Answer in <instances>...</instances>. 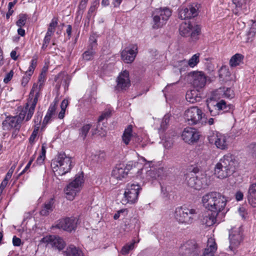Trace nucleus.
I'll list each match as a JSON object with an SVG mask.
<instances>
[{
  "label": "nucleus",
  "instance_id": "nucleus-46",
  "mask_svg": "<svg viewBox=\"0 0 256 256\" xmlns=\"http://www.w3.org/2000/svg\"><path fill=\"white\" fill-rule=\"evenodd\" d=\"M26 19L27 18L26 14H22L19 15V18L16 23V25L19 28H22V26L25 25Z\"/></svg>",
  "mask_w": 256,
  "mask_h": 256
},
{
  "label": "nucleus",
  "instance_id": "nucleus-15",
  "mask_svg": "<svg viewBox=\"0 0 256 256\" xmlns=\"http://www.w3.org/2000/svg\"><path fill=\"white\" fill-rule=\"evenodd\" d=\"M47 68H44L38 76V83H34L30 94V98H38L40 95V91L42 89L46 80V72Z\"/></svg>",
  "mask_w": 256,
  "mask_h": 256
},
{
  "label": "nucleus",
  "instance_id": "nucleus-16",
  "mask_svg": "<svg viewBox=\"0 0 256 256\" xmlns=\"http://www.w3.org/2000/svg\"><path fill=\"white\" fill-rule=\"evenodd\" d=\"M230 249L234 250L238 246L242 240V230L240 227L232 228L230 232Z\"/></svg>",
  "mask_w": 256,
  "mask_h": 256
},
{
  "label": "nucleus",
  "instance_id": "nucleus-52",
  "mask_svg": "<svg viewBox=\"0 0 256 256\" xmlns=\"http://www.w3.org/2000/svg\"><path fill=\"white\" fill-rule=\"evenodd\" d=\"M233 3L237 8H242V5L246 3V0H232Z\"/></svg>",
  "mask_w": 256,
  "mask_h": 256
},
{
  "label": "nucleus",
  "instance_id": "nucleus-53",
  "mask_svg": "<svg viewBox=\"0 0 256 256\" xmlns=\"http://www.w3.org/2000/svg\"><path fill=\"white\" fill-rule=\"evenodd\" d=\"M224 94L228 98H231L234 97V94L233 91L230 89L228 88L224 92Z\"/></svg>",
  "mask_w": 256,
  "mask_h": 256
},
{
  "label": "nucleus",
  "instance_id": "nucleus-2",
  "mask_svg": "<svg viewBox=\"0 0 256 256\" xmlns=\"http://www.w3.org/2000/svg\"><path fill=\"white\" fill-rule=\"evenodd\" d=\"M237 164L234 156L229 154L224 155L216 164L214 174L220 179L226 178L234 172Z\"/></svg>",
  "mask_w": 256,
  "mask_h": 256
},
{
  "label": "nucleus",
  "instance_id": "nucleus-33",
  "mask_svg": "<svg viewBox=\"0 0 256 256\" xmlns=\"http://www.w3.org/2000/svg\"><path fill=\"white\" fill-rule=\"evenodd\" d=\"M200 56V54L199 53H197L193 55L188 61L186 60H180L181 65H184V66L188 65L190 67L194 68L199 62Z\"/></svg>",
  "mask_w": 256,
  "mask_h": 256
},
{
  "label": "nucleus",
  "instance_id": "nucleus-37",
  "mask_svg": "<svg viewBox=\"0 0 256 256\" xmlns=\"http://www.w3.org/2000/svg\"><path fill=\"white\" fill-rule=\"evenodd\" d=\"M40 122V119H39L38 118L37 119L34 120V122L37 123L36 125L34 126V130L29 138V142L31 144H32L34 143L36 138L37 136L38 132L39 130V124Z\"/></svg>",
  "mask_w": 256,
  "mask_h": 256
},
{
  "label": "nucleus",
  "instance_id": "nucleus-21",
  "mask_svg": "<svg viewBox=\"0 0 256 256\" xmlns=\"http://www.w3.org/2000/svg\"><path fill=\"white\" fill-rule=\"evenodd\" d=\"M198 6L196 4H192L186 8H182L179 11V18L182 20L190 19L196 16L198 13Z\"/></svg>",
  "mask_w": 256,
  "mask_h": 256
},
{
  "label": "nucleus",
  "instance_id": "nucleus-20",
  "mask_svg": "<svg viewBox=\"0 0 256 256\" xmlns=\"http://www.w3.org/2000/svg\"><path fill=\"white\" fill-rule=\"evenodd\" d=\"M116 83L115 90L120 92L128 88L130 84L128 72L125 70L121 72L117 78Z\"/></svg>",
  "mask_w": 256,
  "mask_h": 256
},
{
  "label": "nucleus",
  "instance_id": "nucleus-19",
  "mask_svg": "<svg viewBox=\"0 0 256 256\" xmlns=\"http://www.w3.org/2000/svg\"><path fill=\"white\" fill-rule=\"evenodd\" d=\"M78 220L75 218H66L60 220L56 227L67 232H70L76 227Z\"/></svg>",
  "mask_w": 256,
  "mask_h": 256
},
{
  "label": "nucleus",
  "instance_id": "nucleus-17",
  "mask_svg": "<svg viewBox=\"0 0 256 256\" xmlns=\"http://www.w3.org/2000/svg\"><path fill=\"white\" fill-rule=\"evenodd\" d=\"M181 136L184 142L188 144H193L199 140L200 134L196 128L186 127L183 130Z\"/></svg>",
  "mask_w": 256,
  "mask_h": 256
},
{
  "label": "nucleus",
  "instance_id": "nucleus-22",
  "mask_svg": "<svg viewBox=\"0 0 256 256\" xmlns=\"http://www.w3.org/2000/svg\"><path fill=\"white\" fill-rule=\"evenodd\" d=\"M137 46L133 45L131 48H126L122 52L121 56L126 63H132L134 60L137 54Z\"/></svg>",
  "mask_w": 256,
  "mask_h": 256
},
{
  "label": "nucleus",
  "instance_id": "nucleus-14",
  "mask_svg": "<svg viewBox=\"0 0 256 256\" xmlns=\"http://www.w3.org/2000/svg\"><path fill=\"white\" fill-rule=\"evenodd\" d=\"M200 247L194 240H189L180 246L178 250L180 256H192L197 254Z\"/></svg>",
  "mask_w": 256,
  "mask_h": 256
},
{
  "label": "nucleus",
  "instance_id": "nucleus-59",
  "mask_svg": "<svg viewBox=\"0 0 256 256\" xmlns=\"http://www.w3.org/2000/svg\"><path fill=\"white\" fill-rule=\"evenodd\" d=\"M126 212V209H122L117 212L116 214H114V220L118 219L120 215V212Z\"/></svg>",
  "mask_w": 256,
  "mask_h": 256
},
{
  "label": "nucleus",
  "instance_id": "nucleus-18",
  "mask_svg": "<svg viewBox=\"0 0 256 256\" xmlns=\"http://www.w3.org/2000/svg\"><path fill=\"white\" fill-rule=\"evenodd\" d=\"M41 241L58 250H63L66 245V242L62 238L54 235L44 237Z\"/></svg>",
  "mask_w": 256,
  "mask_h": 256
},
{
  "label": "nucleus",
  "instance_id": "nucleus-6",
  "mask_svg": "<svg viewBox=\"0 0 256 256\" xmlns=\"http://www.w3.org/2000/svg\"><path fill=\"white\" fill-rule=\"evenodd\" d=\"M83 182V173L76 174L74 179L66 186L64 190L66 198L70 200H73L76 194L80 190Z\"/></svg>",
  "mask_w": 256,
  "mask_h": 256
},
{
  "label": "nucleus",
  "instance_id": "nucleus-38",
  "mask_svg": "<svg viewBox=\"0 0 256 256\" xmlns=\"http://www.w3.org/2000/svg\"><path fill=\"white\" fill-rule=\"evenodd\" d=\"M97 48V39L94 34L91 35L89 39V44L88 46V50H90L96 51Z\"/></svg>",
  "mask_w": 256,
  "mask_h": 256
},
{
  "label": "nucleus",
  "instance_id": "nucleus-1",
  "mask_svg": "<svg viewBox=\"0 0 256 256\" xmlns=\"http://www.w3.org/2000/svg\"><path fill=\"white\" fill-rule=\"evenodd\" d=\"M202 202L206 208L218 214L225 208L227 200L220 193L212 192L204 194L202 197Z\"/></svg>",
  "mask_w": 256,
  "mask_h": 256
},
{
  "label": "nucleus",
  "instance_id": "nucleus-56",
  "mask_svg": "<svg viewBox=\"0 0 256 256\" xmlns=\"http://www.w3.org/2000/svg\"><path fill=\"white\" fill-rule=\"evenodd\" d=\"M177 66L179 68L180 72L181 73L182 72H184L186 70V68H188V65L186 66H184V65H181L180 60L178 62V64Z\"/></svg>",
  "mask_w": 256,
  "mask_h": 256
},
{
  "label": "nucleus",
  "instance_id": "nucleus-9",
  "mask_svg": "<svg viewBox=\"0 0 256 256\" xmlns=\"http://www.w3.org/2000/svg\"><path fill=\"white\" fill-rule=\"evenodd\" d=\"M208 140L210 144L214 145L216 148L221 150H226L228 148L226 136L217 131L210 132L208 136Z\"/></svg>",
  "mask_w": 256,
  "mask_h": 256
},
{
  "label": "nucleus",
  "instance_id": "nucleus-4",
  "mask_svg": "<svg viewBox=\"0 0 256 256\" xmlns=\"http://www.w3.org/2000/svg\"><path fill=\"white\" fill-rule=\"evenodd\" d=\"M197 214L196 210L185 206L178 207L174 211V218L180 224H192Z\"/></svg>",
  "mask_w": 256,
  "mask_h": 256
},
{
  "label": "nucleus",
  "instance_id": "nucleus-34",
  "mask_svg": "<svg viewBox=\"0 0 256 256\" xmlns=\"http://www.w3.org/2000/svg\"><path fill=\"white\" fill-rule=\"evenodd\" d=\"M192 26L190 22H182L180 26L179 31L180 35L184 36H190Z\"/></svg>",
  "mask_w": 256,
  "mask_h": 256
},
{
  "label": "nucleus",
  "instance_id": "nucleus-32",
  "mask_svg": "<svg viewBox=\"0 0 256 256\" xmlns=\"http://www.w3.org/2000/svg\"><path fill=\"white\" fill-rule=\"evenodd\" d=\"M128 175L124 168L116 167L112 171V176L118 180H122Z\"/></svg>",
  "mask_w": 256,
  "mask_h": 256
},
{
  "label": "nucleus",
  "instance_id": "nucleus-26",
  "mask_svg": "<svg viewBox=\"0 0 256 256\" xmlns=\"http://www.w3.org/2000/svg\"><path fill=\"white\" fill-rule=\"evenodd\" d=\"M36 65L37 59L36 58H33L31 60L28 70L26 72L24 76L22 77L21 80V85L23 87H25L28 84Z\"/></svg>",
  "mask_w": 256,
  "mask_h": 256
},
{
  "label": "nucleus",
  "instance_id": "nucleus-47",
  "mask_svg": "<svg viewBox=\"0 0 256 256\" xmlns=\"http://www.w3.org/2000/svg\"><path fill=\"white\" fill-rule=\"evenodd\" d=\"M170 122V117L168 116H164L160 124V130H164L166 129Z\"/></svg>",
  "mask_w": 256,
  "mask_h": 256
},
{
  "label": "nucleus",
  "instance_id": "nucleus-45",
  "mask_svg": "<svg viewBox=\"0 0 256 256\" xmlns=\"http://www.w3.org/2000/svg\"><path fill=\"white\" fill-rule=\"evenodd\" d=\"M142 142L141 138L138 136H134L132 138V142L130 143V145L134 148H138L140 143Z\"/></svg>",
  "mask_w": 256,
  "mask_h": 256
},
{
  "label": "nucleus",
  "instance_id": "nucleus-35",
  "mask_svg": "<svg viewBox=\"0 0 256 256\" xmlns=\"http://www.w3.org/2000/svg\"><path fill=\"white\" fill-rule=\"evenodd\" d=\"M64 254L66 256H84L82 251L73 245L68 247Z\"/></svg>",
  "mask_w": 256,
  "mask_h": 256
},
{
  "label": "nucleus",
  "instance_id": "nucleus-7",
  "mask_svg": "<svg viewBox=\"0 0 256 256\" xmlns=\"http://www.w3.org/2000/svg\"><path fill=\"white\" fill-rule=\"evenodd\" d=\"M204 116L200 108L198 106H191L185 110L184 118L188 124L195 125L200 122Z\"/></svg>",
  "mask_w": 256,
  "mask_h": 256
},
{
  "label": "nucleus",
  "instance_id": "nucleus-31",
  "mask_svg": "<svg viewBox=\"0 0 256 256\" xmlns=\"http://www.w3.org/2000/svg\"><path fill=\"white\" fill-rule=\"evenodd\" d=\"M54 199L52 198L46 201L42 207L40 214L42 216H47L51 212L54 208Z\"/></svg>",
  "mask_w": 256,
  "mask_h": 256
},
{
  "label": "nucleus",
  "instance_id": "nucleus-57",
  "mask_svg": "<svg viewBox=\"0 0 256 256\" xmlns=\"http://www.w3.org/2000/svg\"><path fill=\"white\" fill-rule=\"evenodd\" d=\"M97 4H98L95 2L91 6L88 12V14H92L95 12L96 9Z\"/></svg>",
  "mask_w": 256,
  "mask_h": 256
},
{
  "label": "nucleus",
  "instance_id": "nucleus-41",
  "mask_svg": "<svg viewBox=\"0 0 256 256\" xmlns=\"http://www.w3.org/2000/svg\"><path fill=\"white\" fill-rule=\"evenodd\" d=\"M58 25L57 19L54 18L49 24L46 35L52 36L55 31V28Z\"/></svg>",
  "mask_w": 256,
  "mask_h": 256
},
{
  "label": "nucleus",
  "instance_id": "nucleus-8",
  "mask_svg": "<svg viewBox=\"0 0 256 256\" xmlns=\"http://www.w3.org/2000/svg\"><path fill=\"white\" fill-rule=\"evenodd\" d=\"M29 99L24 107L18 108L20 113L18 116L20 121L29 120L34 114L38 100L36 98H29Z\"/></svg>",
  "mask_w": 256,
  "mask_h": 256
},
{
  "label": "nucleus",
  "instance_id": "nucleus-12",
  "mask_svg": "<svg viewBox=\"0 0 256 256\" xmlns=\"http://www.w3.org/2000/svg\"><path fill=\"white\" fill-rule=\"evenodd\" d=\"M186 180L188 186L196 190H200L208 185L207 178L204 174L198 176L194 174H189Z\"/></svg>",
  "mask_w": 256,
  "mask_h": 256
},
{
  "label": "nucleus",
  "instance_id": "nucleus-25",
  "mask_svg": "<svg viewBox=\"0 0 256 256\" xmlns=\"http://www.w3.org/2000/svg\"><path fill=\"white\" fill-rule=\"evenodd\" d=\"M22 122L19 120V117H8L2 122V128L4 130H10L16 128V130L20 128V124Z\"/></svg>",
  "mask_w": 256,
  "mask_h": 256
},
{
  "label": "nucleus",
  "instance_id": "nucleus-13",
  "mask_svg": "<svg viewBox=\"0 0 256 256\" xmlns=\"http://www.w3.org/2000/svg\"><path fill=\"white\" fill-rule=\"evenodd\" d=\"M188 78L194 88L199 90L206 86L207 76L202 72H192L188 74Z\"/></svg>",
  "mask_w": 256,
  "mask_h": 256
},
{
  "label": "nucleus",
  "instance_id": "nucleus-39",
  "mask_svg": "<svg viewBox=\"0 0 256 256\" xmlns=\"http://www.w3.org/2000/svg\"><path fill=\"white\" fill-rule=\"evenodd\" d=\"M136 242L135 240H132V242L130 244H127L124 246L121 250L122 254V255L128 254L130 250H132L134 248Z\"/></svg>",
  "mask_w": 256,
  "mask_h": 256
},
{
  "label": "nucleus",
  "instance_id": "nucleus-62",
  "mask_svg": "<svg viewBox=\"0 0 256 256\" xmlns=\"http://www.w3.org/2000/svg\"><path fill=\"white\" fill-rule=\"evenodd\" d=\"M46 146H44V144H43L42 146V156H40L37 159V160H38L40 158H43V160L44 159V158H45V156H46Z\"/></svg>",
  "mask_w": 256,
  "mask_h": 256
},
{
  "label": "nucleus",
  "instance_id": "nucleus-5",
  "mask_svg": "<svg viewBox=\"0 0 256 256\" xmlns=\"http://www.w3.org/2000/svg\"><path fill=\"white\" fill-rule=\"evenodd\" d=\"M172 15V10L168 7L160 8L154 9L152 12V28L158 29L166 24Z\"/></svg>",
  "mask_w": 256,
  "mask_h": 256
},
{
  "label": "nucleus",
  "instance_id": "nucleus-11",
  "mask_svg": "<svg viewBox=\"0 0 256 256\" xmlns=\"http://www.w3.org/2000/svg\"><path fill=\"white\" fill-rule=\"evenodd\" d=\"M141 190V186L138 184H128L124 194L125 199L124 200L130 204L136 202Z\"/></svg>",
  "mask_w": 256,
  "mask_h": 256
},
{
  "label": "nucleus",
  "instance_id": "nucleus-29",
  "mask_svg": "<svg viewBox=\"0 0 256 256\" xmlns=\"http://www.w3.org/2000/svg\"><path fill=\"white\" fill-rule=\"evenodd\" d=\"M56 108V102H53L50 106L46 114V115L43 124H48L55 116V112Z\"/></svg>",
  "mask_w": 256,
  "mask_h": 256
},
{
  "label": "nucleus",
  "instance_id": "nucleus-55",
  "mask_svg": "<svg viewBox=\"0 0 256 256\" xmlns=\"http://www.w3.org/2000/svg\"><path fill=\"white\" fill-rule=\"evenodd\" d=\"M244 194L240 191H238L235 194V198L237 201L242 200L243 199Z\"/></svg>",
  "mask_w": 256,
  "mask_h": 256
},
{
  "label": "nucleus",
  "instance_id": "nucleus-60",
  "mask_svg": "<svg viewBox=\"0 0 256 256\" xmlns=\"http://www.w3.org/2000/svg\"><path fill=\"white\" fill-rule=\"evenodd\" d=\"M250 146L252 149V156L256 158V143L250 144Z\"/></svg>",
  "mask_w": 256,
  "mask_h": 256
},
{
  "label": "nucleus",
  "instance_id": "nucleus-28",
  "mask_svg": "<svg viewBox=\"0 0 256 256\" xmlns=\"http://www.w3.org/2000/svg\"><path fill=\"white\" fill-rule=\"evenodd\" d=\"M247 197L248 203L256 208V182L250 186Z\"/></svg>",
  "mask_w": 256,
  "mask_h": 256
},
{
  "label": "nucleus",
  "instance_id": "nucleus-30",
  "mask_svg": "<svg viewBox=\"0 0 256 256\" xmlns=\"http://www.w3.org/2000/svg\"><path fill=\"white\" fill-rule=\"evenodd\" d=\"M132 126L129 125L124 130L122 136V141L126 145L130 144L134 135L132 134Z\"/></svg>",
  "mask_w": 256,
  "mask_h": 256
},
{
  "label": "nucleus",
  "instance_id": "nucleus-61",
  "mask_svg": "<svg viewBox=\"0 0 256 256\" xmlns=\"http://www.w3.org/2000/svg\"><path fill=\"white\" fill-rule=\"evenodd\" d=\"M31 164H32L31 162H28V164L25 167V168L22 170V172H20L18 176H20L22 175L23 174L27 172V171L29 170Z\"/></svg>",
  "mask_w": 256,
  "mask_h": 256
},
{
  "label": "nucleus",
  "instance_id": "nucleus-63",
  "mask_svg": "<svg viewBox=\"0 0 256 256\" xmlns=\"http://www.w3.org/2000/svg\"><path fill=\"white\" fill-rule=\"evenodd\" d=\"M7 180L6 179L2 181V182L1 183V184L0 186V195L2 192L3 190L4 189L6 185L7 184Z\"/></svg>",
  "mask_w": 256,
  "mask_h": 256
},
{
  "label": "nucleus",
  "instance_id": "nucleus-54",
  "mask_svg": "<svg viewBox=\"0 0 256 256\" xmlns=\"http://www.w3.org/2000/svg\"><path fill=\"white\" fill-rule=\"evenodd\" d=\"M12 243L14 246H20L21 244V240L16 236H14L12 238Z\"/></svg>",
  "mask_w": 256,
  "mask_h": 256
},
{
  "label": "nucleus",
  "instance_id": "nucleus-64",
  "mask_svg": "<svg viewBox=\"0 0 256 256\" xmlns=\"http://www.w3.org/2000/svg\"><path fill=\"white\" fill-rule=\"evenodd\" d=\"M245 211L246 210L243 207L240 208L238 209L239 214L242 218H245Z\"/></svg>",
  "mask_w": 256,
  "mask_h": 256
},
{
  "label": "nucleus",
  "instance_id": "nucleus-24",
  "mask_svg": "<svg viewBox=\"0 0 256 256\" xmlns=\"http://www.w3.org/2000/svg\"><path fill=\"white\" fill-rule=\"evenodd\" d=\"M164 176V169L163 168H160L158 169H150L146 171L143 178L144 182L153 180L158 178H162Z\"/></svg>",
  "mask_w": 256,
  "mask_h": 256
},
{
  "label": "nucleus",
  "instance_id": "nucleus-51",
  "mask_svg": "<svg viewBox=\"0 0 256 256\" xmlns=\"http://www.w3.org/2000/svg\"><path fill=\"white\" fill-rule=\"evenodd\" d=\"M14 76V72L11 70L8 74H6V77L4 79V82L5 84H8L12 78Z\"/></svg>",
  "mask_w": 256,
  "mask_h": 256
},
{
  "label": "nucleus",
  "instance_id": "nucleus-58",
  "mask_svg": "<svg viewBox=\"0 0 256 256\" xmlns=\"http://www.w3.org/2000/svg\"><path fill=\"white\" fill-rule=\"evenodd\" d=\"M68 105V100H64L60 104V108L62 110H66Z\"/></svg>",
  "mask_w": 256,
  "mask_h": 256
},
{
  "label": "nucleus",
  "instance_id": "nucleus-44",
  "mask_svg": "<svg viewBox=\"0 0 256 256\" xmlns=\"http://www.w3.org/2000/svg\"><path fill=\"white\" fill-rule=\"evenodd\" d=\"M200 28L198 26L196 25V26H195L194 28L192 27V30L190 32V35L191 38L193 40H196L198 38V36L200 34Z\"/></svg>",
  "mask_w": 256,
  "mask_h": 256
},
{
  "label": "nucleus",
  "instance_id": "nucleus-48",
  "mask_svg": "<svg viewBox=\"0 0 256 256\" xmlns=\"http://www.w3.org/2000/svg\"><path fill=\"white\" fill-rule=\"evenodd\" d=\"M105 156V154L102 152H97L94 155L93 160L96 162H100L102 161Z\"/></svg>",
  "mask_w": 256,
  "mask_h": 256
},
{
  "label": "nucleus",
  "instance_id": "nucleus-50",
  "mask_svg": "<svg viewBox=\"0 0 256 256\" xmlns=\"http://www.w3.org/2000/svg\"><path fill=\"white\" fill-rule=\"evenodd\" d=\"M51 39V36L49 35H46L44 40L42 46V49L43 50H45L48 47V46L50 44V40Z\"/></svg>",
  "mask_w": 256,
  "mask_h": 256
},
{
  "label": "nucleus",
  "instance_id": "nucleus-3",
  "mask_svg": "<svg viewBox=\"0 0 256 256\" xmlns=\"http://www.w3.org/2000/svg\"><path fill=\"white\" fill-rule=\"evenodd\" d=\"M51 168L55 175L62 176L70 172L73 165L72 158L65 153L58 154L51 162Z\"/></svg>",
  "mask_w": 256,
  "mask_h": 256
},
{
  "label": "nucleus",
  "instance_id": "nucleus-49",
  "mask_svg": "<svg viewBox=\"0 0 256 256\" xmlns=\"http://www.w3.org/2000/svg\"><path fill=\"white\" fill-rule=\"evenodd\" d=\"M111 115V111L110 110H107L104 112H103L102 114L99 116L98 119V122H100L104 120L105 118H108L110 117Z\"/></svg>",
  "mask_w": 256,
  "mask_h": 256
},
{
  "label": "nucleus",
  "instance_id": "nucleus-43",
  "mask_svg": "<svg viewBox=\"0 0 256 256\" xmlns=\"http://www.w3.org/2000/svg\"><path fill=\"white\" fill-rule=\"evenodd\" d=\"M91 128V125L86 124L84 125L80 130V136L84 140L86 138L88 132Z\"/></svg>",
  "mask_w": 256,
  "mask_h": 256
},
{
  "label": "nucleus",
  "instance_id": "nucleus-27",
  "mask_svg": "<svg viewBox=\"0 0 256 256\" xmlns=\"http://www.w3.org/2000/svg\"><path fill=\"white\" fill-rule=\"evenodd\" d=\"M186 100L190 103L199 102L202 99L201 94L198 89L188 91L186 95Z\"/></svg>",
  "mask_w": 256,
  "mask_h": 256
},
{
  "label": "nucleus",
  "instance_id": "nucleus-36",
  "mask_svg": "<svg viewBox=\"0 0 256 256\" xmlns=\"http://www.w3.org/2000/svg\"><path fill=\"white\" fill-rule=\"evenodd\" d=\"M244 56L240 54H236L233 56L230 60V65L232 67L238 66L242 61Z\"/></svg>",
  "mask_w": 256,
  "mask_h": 256
},
{
  "label": "nucleus",
  "instance_id": "nucleus-10",
  "mask_svg": "<svg viewBox=\"0 0 256 256\" xmlns=\"http://www.w3.org/2000/svg\"><path fill=\"white\" fill-rule=\"evenodd\" d=\"M231 105H227L224 100L216 102L212 100H207V108L212 116L218 115L222 110L228 112L230 109Z\"/></svg>",
  "mask_w": 256,
  "mask_h": 256
},
{
  "label": "nucleus",
  "instance_id": "nucleus-42",
  "mask_svg": "<svg viewBox=\"0 0 256 256\" xmlns=\"http://www.w3.org/2000/svg\"><path fill=\"white\" fill-rule=\"evenodd\" d=\"M256 34V28L252 27L246 34V42H251Z\"/></svg>",
  "mask_w": 256,
  "mask_h": 256
},
{
  "label": "nucleus",
  "instance_id": "nucleus-40",
  "mask_svg": "<svg viewBox=\"0 0 256 256\" xmlns=\"http://www.w3.org/2000/svg\"><path fill=\"white\" fill-rule=\"evenodd\" d=\"M96 54V51L87 50L82 54V60L85 61L91 60L94 58Z\"/></svg>",
  "mask_w": 256,
  "mask_h": 256
},
{
  "label": "nucleus",
  "instance_id": "nucleus-23",
  "mask_svg": "<svg viewBox=\"0 0 256 256\" xmlns=\"http://www.w3.org/2000/svg\"><path fill=\"white\" fill-rule=\"evenodd\" d=\"M218 214L207 209L200 216V221L202 224L207 226H210L214 224L216 222Z\"/></svg>",
  "mask_w": 256,
  "mask_h": 256
}]
</instances>
